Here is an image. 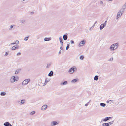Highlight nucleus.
<instances>
[{
	"instance_id": "6e6d98bb",
	"label": "nucleus",
	"mask_w": 126,
	"mask_h": 126,
	"mask_svg": "<svg viewBox=\"0 0 126 126\" xmlns=\"http://www.w3.org/2000/svg\"><path fill=\"white\" fill-rule=\"evenodd\" d=\"M88 32V31H87V32Z\"/></svg>"
},
{
	"instance_id": "6e6552de",
	"label": "nucleus",
	"mask_w": 126,
	"mask_h": 126,
	"mask_svg": "<svg viewBox=\"0 0 126 126\" xmlns=\"http://www.w3.org/2000/svg\"><path fill=\"white\" fill-rule=\"evenodd\" d=\"M19 46L16 45L13 46L12 48V50H14L16 49H18V48Z\"/></svg>"
},
{
	"instance_id": "4be33fe9",
	"label": "nucleus",
	"mask_w": 126,
	"mask_h": 126,
	"mask_svg": "<svg viewBox=\"0 0 126 126\" xmlns=\"http://www.w3.org/2000/svg\"><path fill=\"white\" fill-rule=\"evenodd\" d=\"M6 94V93L5 92H1L0 93V95L1 96H4Z\"/></svg>"
},
{
	"instance_id": "f3484780",
	"label": "nucleus",
	"mask_w": 126,
	"mask_h": 126,
	"mask_svg": "<svg viewBox=\"0 0 126 126\" xmlns=\"http://www.w3.org/2000/svg\"><path fill=\"white\" fill-rule=\"evenodd\" d=\"M67 84V81H64L61 83V85H65Z\"/></svg>"
},
{
	"instance_id": "4468645a",
	"label": "nucleus",
	"mask_w": 126,
	"mask_h": 126,
	"mask_svg": "<svg viewBox=\"0 0 126 126\" xmlns=\"http://www.w3.org/2000/svg\"><path fill=\"white\" fill-rule=\"evenodd\" d=\"M59 40L60 41V42L61 43V45L62 46H63V39L62 38L60 37L59 38Z\"/></svg>"
},
{
	"instance_id": "a18cd8bd",
	"label": "nucleus",
	"mask_w": 126,
	"mask_h": 126,
	"mask_svg": "<svg viewBox=\"0 0 126 126\" xmlns=\"http://www.w3.org/2000/svg\"><path fill=\"white\" fill-rule=\"evenodd\" d=\"M61 50H60L58 53L59 54H61Z\"/></svg>"
},
{
	"instance_id": "2eb2a0df",
	"label": "nucleus",
	"mask_w": 126,
	"mask_h": 126,
	"mask_svg": "<svg viewBox=\"0 0 126 126\" xmlns=\"http://www.w3.org/2000/svg\"><path fill=\"white\" fill-rule=\"evenodd\" d=\"M25 102V99H22L21 100V102L19 103L20 105H22Z\"/></svg>"
},
{
	"instance_id": "864d4df0",
	"label": "nucleus",
	"mask_w": 126,
	"mask_h": 126,
	"mask_svg": "<svg viewBox=\"0 0 126 126\" xmlns=\"http://www.w3.org/2000/svg\"><path fill=\"white\" fill-rule=\"evenodd\" d=\"M111 100H109V101H111Z\"/></svg>"
},
{
	"instance_id": "412c9836",
	"label": "nucleus",
	"mask_w": 126,
	"mask_h": 126,
	"mask_svg": "<svg viewBox=\"0 0 126 126\" xmlns=\"http://www.w3.org/2000/svg\"><path fill=\"white\" fill-rule=\"evenodd\" d=\"M98 79V76L97 75H96L95 76L94 79L95 80L97 81Z\"/></svg>"
},
{
	"instance_id": "bb28decb",
	"label": "nucleus",
	"mask_w": 126,
	"mask_h": 126,
	"mask_svg": "<svg viewBox=\"0 0 126 126\" xmlns=\"http://www.w3.org/2000/svg\"><path fill=\"white\" fill-rule=\"evenodd\" d=\"M29 36H27L26 37H25L24 39V40L25 41H27L29 38Z\"/></svg>"
},
{
	"instance_id": "1a4fd4ad",
	"label": "nucleus",
	"mask_w": 126,
	"mask_h": 126,
	"mask_svg": "<svg viewBox=\"0 0 126 126\" xmlns=\"http://www.w3.org/2000/svg\"><path fill=\"white\" fill-rule=\"evenodd\" d=\"M47 105H46L43 106L42 107L41 110H45L47 108Z\"/></svg>"
},
{
	"instance_id": "6ab92c4d",
	"label": "nucleus",
	"mask_w": 126,
	"mask_h": 126,
	"mask_svg": "<svg viewBox=\"0 0 126 126\" xmlns=\"http://www.w3.org/2000/svg\"><path fill=\"white\" fill-rule=\"evenodd\" d=\"M10 123L8 122H6L4 123L3 125L5 126H9Z\"/></svg>"
},
{
	"instance_id": "603ef678",
	"label": "nucleus",
	"mask_w": 126,
	"mask_h": 126,
	"mask_svg": "<svg viewBox=\"0 0 126 126\" xmlns=\"http://www.w3.org/2000/svg\"><path fill=\"white\" fill-rule=\"evenodd\" d=\"M9 126H12L10 124L9 125Z\"/></svg>"
},
{
	"instance_id": "2f4dec72",
	"label": "nucleus",
	"mask_w": 126,
	"mask_h": 126,
	"mask_svg": "<svg viewBox=\"0 0 126 126\" xmlns=\"http://www.w3.org/2000/svg\"><path fill=\"white\" fill-rule=\"evenodd\" d=\"M50 65H51L50 63H49V64H47V67H46L47 68H49Z\"/></svg>"
},
{
	"instance_id": "f8f14e48",
	"label": "nucleus",
	"mask_w": 126,
	"mask_h": 126,
	"mask_svg": "<svg viewBox=\"0 0 126 126\" xmlns=\"http://www.w3.org/2000/svg\"><path fill=\"white\" fill-rule=\"evenodd\" d=\"M21 69L19 68L17 69L15 73V74H17L19 73H20L21 71Z\"/></svg>"
},
{
	"instance_id": "b1692460",
	"label": "nucleus",
	"mask_w": 126,
	"mask_h": 126,
	"mask_svg": "<svg viewBox=\"0 0 126 126\" xmlns=\"http://www.w3.org/2000/svg\"><path fill=\"white\" fill-rule=\"evenodd\" d=\"M114 122V121H113L111 122H110L109 123H107L109 126L110 125L112 124H113V123Z\"/></svg>"
},
{
	"instance_id": "cd10ccee",
	"label": "nucleus",
	"mask_w": 126,
	"mask_h": 126,
	"mask_svg": "<svg viewBox=\"0 0 126 126\" xmlns=\"http://www.w3.org/2000/svg\"><path fill=\"white\" fill-rule=\"evenodd\" d=\"M103 126H109L107 123H103L102 124Z\"/></svg>"
},
{
	"instance_id": "f03ea898",
	"label": "nucleus",
	"mask_w": 126,
	"mask_h": 126,
	"mask_svg": "<svg viewBox=\"0 0 126 126\" xmlns=\"http://www.w3.org/2000/svg\"><path fill=\"white\" fill-rule=\"evenodd\" d=\"M18 79L19 78L18 76H13L10 78V81L11 83H13L15 81H18Z\"/></svg>"
},
{
	"instance_id": "20e7f679",
	"label": "nucleus",
	"mask_w": 126,
	"mask_h": 126,
	"mask_svg": "<svg viewBox=\"0 0 126 126\" xmlns=\"http://www.w3.org/2000/svg\"><path fill=\"white\" fill-rule=\"evenodd\" d=\"M77 69L75 66H73L70 68L68 71L69 73L70 74H72L75 71H76Z\"/></svg>"
},
{
	"instance_id": "e433bc0d",
	"label": "nucleus",
	"mask_w": 126,
	"mask_h": 126,
	"mask_svg": "<svg viewBox=\"0 0 126 126\" xmlns=\"http://www.w3.org/2000/svg\"><path fill=\"white\" fill-rule=\"evenodd\" d=\"M91 101V100H90V101H89V102L85 104V106H87L88 105L89 102L90 101Z\"/></svg>"
},
{
	"instance_id": "9d476101",
	"label": "nucleus",
	"mask_w": 126,
	"mask_h": 126,
	"mask_svg": "<svg viewBox=\"0 0 126 126\" xmlns=\"http://www.w3.org/2000/svg\"><path fill=\"white\" fill-rule=\"evenodd\" d=\"M106 25L102 24H101L100 26V31H101L106 26Z\"/></svg>"
},
{
	"instance_id": "49530a36",
	"label": "nucleus",
	"mask_w": 126,
	"mask_h": 126,
	"mask_svg": "<svg viewBox=\"0 0 126 126\" xmlns=\"http://www.w3.org/2000/svg\"><path fill=\"white\" fill-rule=\"evenodd\" d=\"M47 82H46L45 81V82L44 83V85H46V84H47Z\"/></svg>"
},
{
	"instance_id": "c9c22d12",
	"label": "nucleus",
	"mask_w": 126,
	"mask_h": 126,
	"mask_svg": "<svg viewBox=\"0 0 126 126\" xmlns=\"http://www.w3.org/2000/svg\"><path fill=\"white\" fill-rule=\"evenodd\" d=\"M8 55V52H6L5 53V54L4 55V56H6Z\"/></svg>"
},
{
	"instance_id": "5fc2aeb1",
	"label": "nucleus",
	"mask_w": 126,
	"mask_h": 126,
	"mask_svg": "<svg viewBox=\"0 0 126 126\" xmlns=\"http://www.w3.org/2000/svg\"><path fill=\"white\" fill-rule=\"evenodd\" d=\"M88 32V31H87V32Z\"/></svg>"
},
{
	"instance_id": "3c124183",
	"label": "nucleus",
	"mask_w": 126,
	"mask_h": 126,
	"mask_svg": "<svg viewBox=\"0 0 126 126\" xmlns=\"http://www.w3.org/2000/svg\"><path fill=\"white\" fill-rule=\"evenodd\" d=\"M97 23V21H96L94 23V25H95V24Z\"/></svg>"
},
{
	"instance_id": "a211bd4d",
	"label": "nucleus",
	"mask_w": 126,
	"mask_h": 126,
	"mask_svg": "<svg viewBox=\"0 0 126 126\" xmlns=\"http://www.w3.org/2000/svg\"><path fill=\"white\" fill-rule=\"evenodd\" d=\"M53 71H51L48 74V76L49 77L52 76L53 75Z\"/></svg>"
},
{
	"instance_id": "ea45409f",
	"label": "nucleus",
	"mask_w": 126,
	"mask_h": 126,
	"mask_svg": "<svg viewBox=\"0 0 126 126\" xmlns=\"http://www.w3.org/2000/svg\"><path fill=\"white\" fill-rule=\"evenodd\" d=\"M107 22V20H106L105 22L103 24H104V25H105L106 26Z\"/></svg>"
},
{
	"instance_id": "c03bdc74",
	"label": "nucleus",
	"mask_w": 126,
	"mask_h": 126,
	"mask_svg": "<svg viewBox=\"0 0 126 126\" xmlns=\"http://www.w3.org/2000/svg\"><path fill=\"white\" fill-rule=\"evenodd\" d=\"M100 4H102L103 3V2L102 1H100Z\"/></svg>"
},
{
	"instance_id": "ddd939ff",
	"label": "nucleus",
	"mask_w": 126,
	"mask_h": 126,
	"mask_svg": "<svg viewBox=\"0 0 126 126\" xmlns=\"http://www.w3.org/2000/svg\"><path fill=\"white\" fill-rule=\"evenodd\" d=\"M111 118L110 117H105L103 119V121L104 122H106L108 120H109Z\"/></svg>"
},
{
	"instance_id": "5701e85b",
	"label": "nucleus",
	"mask_w": 126,
	"mask_h": 126,
	"mask_svg": "<svg viewBox=\"0 0 126 126\" xmlns=\"http://www.w3.org/2000/svg\"><path fill=\"white\" fill-rule=\"evenodd\" d=\"M106 104L103 103H100V105L101 107H104L106 106Z\"/></svg>"
},
{
	"instance_id": "de8ad7c7",
	"label": "nucleus",
	"mask_w": 126,
	"mask_h": 126,
	"mask_svg": "<svg viewBox=\"0 0 126 126\" xmlns=\"http://www.w3.org/2000/svg\"><path fill=\"white\" fill-rule=\"evenodd\" d=\"M47 82H46L45 81V82L44 83V85H46V84H47Z\"/></svg>"
},
{
	"instance_id": "0eeeda50",
	"label": "nucleus",
	"mask_w": 126,
	"mask_h": 126,
	"mask_svg": "<svg viewBox=\"0 0 126 126\" xmlns=\"http://www.w3.org/2000/svg\"><path fill=\"white\" fill-rule=\"evenodd\" d=\"M58 123L56 121H53L50 124V125L52 126H55L58 124Z\"/></svg>"
},
{
	"instance_id": "f704fd0d",
	"label": "nucleus",
	"mask_w": 126,
	"mask_h": 126,
	"mask_svg": "<svg viewBox=\"0 0 126 126\" xmlns=\"http://www.w3.org/2000/svg\"><path fill=\"white\" fill-rule=\"evenodd\" d=\"M69 44H67V46L66 47V50H68V49L69 48Z\"/></svg>"
},
{
	"instance_id": "473e14b6",
	"label": "nucleus",
	"mask_w": 126,
	"mask_h": 126,
	"mask_svg": "<svg viewBox=\"0 0 126 126\" xmlns=\"http://www.w3.org/2000/svg\"><path fill=\"white\" fill-rule=\"evenodd\" d=\"M50 80V79H46L45 81L47 83L48 82H49Z\"/></svg>"
},
{
	"instance_id": "39448f33",
	"label": "nucleus",
	"mask_w": 126,
	"mask_h": 126,
	"mask_svg": "<svg viewBox=\"0 0 126 126\" xmlns=\"http://www.w3.org/2000/svg\"><path fill=\"white\" fill-rule=\"evenodd\" d=\"M30 79H25L22 82V85H25L27 84L30 81Z\"/></svg>"
},
{
	"instance_id": "7c9ffc66",
	"label": "nucleus",
	"mask_w": 126,
	"mask_h": 126,
	"mask_svg": "<svg viewBox=\"0 0 126 126\" xmlns=\"http://www.w3.org/2000/svg\"><path fill=\"white\" fill-rule=\"evenodd\" d=\"M20 21L22 23H24L25 21V19H23L21 20Z\"/></svg>"
},
{
	"instance_id": "dca6fc26",
	"label": "nucleus",
	"mask_w": 126,
	"mask_h": 126,
	"mask_svg": "<svg viewBox=\"0 0 126 126\" xmlns=\"http://www.w3.org/2000/svg\"><path fill=\"white\" fill-rule=\"evenodd\" d=\"M68 36L67 35L64 34L63 36V38L64 40H66Z\"/></svg>"
},
{
	"instance_id": "c85d7f7f",
	"label": "nucleus",
	"mask_w": 126,
	"mask_h": 126,
	"mask_svg": "<svg viewBox=\"0 0 126 126\" xmlns=\"http://www.w3.org/2000/svg\"><path fill=\"white\" fill-rule=\"evenodd\" d=\"M14 26V25H12L11 26L10 28H9V30H11L13 28Z\"/></svg>"
},
{
	"instance_id": "72a5a7b5",
	"label": "nucleus",
	"mask_w": 126,
	"mask_h": 126,
	"mask_svg": "<svg viewBox=\"0 0 126 126\" xmlns=\"http://www.w3.org/2000/svg\"><path fill=\"white\" fill-rule=\"evenodd\" d=\"M19 43V41L18 40H16L15 42V43H16V45L18 44Z\"/></svg>"
},
{
	"instance_id": "7ed1b4c3",
	"label": "nucleus",
	"mask_w": 126,
	"mask_h": 126,
	"mask_svg": "<svg viewBox=\"0 0 126 126\" xmlns=\"http://www.w3.org/2000/svg\"><path fill=\"white\" fill-rule=\"evenodd\" d=\"M124 9L121 8L118 12L117 15V19L119 17L122 15L124 11Z\"/></svg>"
},
{
	"instance_id": "aec40b11",
	"label": "nucleus",
	"mask_w": 126,
	"mask_h": 126,
	"mask_svg": "<svg viewBox=\"0 0 126 126\" xmlns=\"http://www.w3.org/2000/svg\"><path fill=\"white\" fill-rule=\"evenodd\" d=\"M51 40L50 38H47L46 37L44 39V40L45 41H48Z\"/></svg>"
},
{
	"instance_id": "f257e3e1",
	"label": "nucleus",
	"mask_w": 126,
	"mask_h": 126,
	"mask_svg": "<svg viewBox=\"0 0 126 126\" xmlns=\"http://www.w3.org/2000/svg\"><path fill=\"white\" fill-rule=\"evenodd\" d=\"M119 46V44L118 43L114 44L110 47V49L112 51L118 48Z\"/></svg>"
},
{
	"instance_id": "58836bf2",
	"label": "nucleus",
	"mask_w": 126,
	"mask_h": 126,
	"mask_svg": "<svg viewBox=\"0 0 126 126\" xmlns=\"http://www.w3.org/2000/svg\"><path fill=\"white\" fill-rule=\"evenodd\" d=\"M70 42L71 44H74V41L72 40L70 41Z\"/></svg>"
},
{
	"instance_id": "8fccbe9b",
	"label": "nucleus",
	"mask_w": 126,
	"mask_h": 126,
	"mask_svg": "<svg viewBox=\"0 0 126 126\" xmlns=\"http://www.w3.org/2000/svg\"><path fill=\"white\" fill-rule=\"evenodd\" d=\"M109 101H106V102L107 103H109Z\"/></svg>"
},
{
	"instance_id": "9b49d317",
	"label": "nucleus",
	"mask_w": 126,
	"mask_h": 126,
	"mask_svg": "<svg viewBox=\"0 0 126 126\" xmlns=\"http://www.w3.org/2000/svg\"><path fill=\"white\" fill-rule=\"evenodd\" d=\"M79 80V79H73L71 81V82L72 83H75Z\"/></svg>"
},
{
	"instance_id": "a878e982",
	"label": "nucleus",
	"mask_w": 126,
	"mask_h": 126,
	"mask_svg": "<svg viewBox=\"0 0 126 126\" xmlns=\"http://www.w3.org/2000/svg\"><path fill=\"white\" fill-rule=\"evenodd\" d=\"M84 58V57L83 55H81L79 59L81 60H83Z\"/></svg>"
},
{
	"instance_id": "a19ab883",
	"label": "nucleus",
	"mask_w": 126,
	"mask_h": 126,
	"mask_svg": "<svg viewBox=\"0 0 126 126\" xmlns=\"http://www.w3.org/2000/svg\"><path fill=\"white\" fill-rule=\"evenodd\" d=\"M21 54V53L20 52H19L16 55L17 56H18L19 55H20Z\"/></svg>"
},
{
	"instance_id": "393cba45",
	"label": "nucleus",
	"mask_w": 126,
	"mask_h": 126,
	"mask_svg": "<svg viewBox=\"0 0 126 126\" xmlns=\"http://www.w3.org/2000/svg\"><path fill=\"white\" fill-rule=\"evenodd\" d=\"M35 111H33L31 112L30 113V115H32L34 114H35Z\"/></svg>"
},
{
	"instance_id": "4c0bfd02",
	"label": "nucleus",
	"mask_w": 126,
	"mask_h": 126,
	"mask_svg": "<svg viewBox=\"0 0 126 126\" xmlns=\"http://www.w3.org/2000/svg\"><path fill=\"white\" fill-rule=\"evenodd\" d=\"M113 58H111L109 60V61H112L113 60Z\"/></svg>"
},
{
	"instance_id": "37998d69",
	"label": "nucleus",
	"mask_w": 126,
	"mask_h": 126,
	"mask_svg": "<svg viewBox=\"0 0 126 126\" xmlns=\"http://www.w3.org/2000/svg\"><path fill=\"white\" fill-rule=\"evenodd\" d=\"M10 44L11 45L16 44V43H15V42L12 43L11 44Z\"/></svg>"
},
{
	"instance_id": "423d86ee",
	"label": "nucleus",
	"mask_w": 126,
	"mask_h": 126,
	"mask_svg": "<svg viewBox=\"0 0 126 126\" xmlns=\"http://www.w3.org/2000/svg\"><path fill=\"white\" fill-rule=\"evenodd\" d=\"M85 40H83L80 42L79 44L78 45V46L79 47L83 46L85 44Z\"/></svg>"
},
{
	"instance_id": "79ce46f5",
	"label": "nucleus",
	"mask_w": 126,
	"mask_h": 126,
	"mask_svg": "<svg viewBox=\"0 0 126 126\" xmlns=\"http://www.w3.org/2000/svg\"><path fill=\"white\" fill-rule=\"evenodd\" d=\"M34 13V12H31L30 13V14L31 15L33 14Z\"/></svg>"
},
{
	"instance_id": "09e8293b",
	"label": "nucleus",
	"mask_w": 126,
	"mask_h": 126,
	"mask_svg": "<svg viewBox=\"0 0 126 126\" xmlns=\"http://www.w3.org/2000/svg\"><path fill=\"white\" fill-rule=\"evenodd\" d=\"M60 49L61 50H62L63 49V47H62V46L60 47Z\"/></svg>"
},
{
	"instance_id": "c756f323",
	"label": "nucleus",
	"mask_w": 126,
	"mask_h": 126,
	"mask_svg": "<svg viewBox=\"0 0 126 126\" xmlns=\"http://www.w3.org/2000/svg\"><path fill=\"white\" fill-rule=\"evenodd\" d=\"M94 24L92 27L90 28L89 30L90 31H91L94 28Z\"/></svg>"
}]
</instances>
